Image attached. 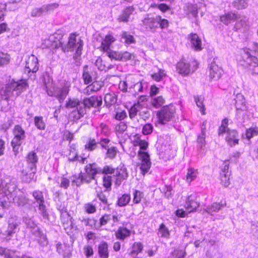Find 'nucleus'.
<instances>
[{
	"label": "nucleus",
	"instance_id": "1",
	"mask_svg": "<svg viewBox=\"0 0 258 258\" xmlns=\"http://www.w3.org/2000/svg\"><path fill=\"white\" fill-rule=\"evenodd\" d=\"M62 31L58 30L53 35V37L56 39L55 47L61 48L63 52L75 51L73 58L77 63L80 59L82 54V50L83 46V41L81 39H77L74 34H70L68 41L65 44L62 41L63 38Z\"/></svg>",
	"mask_w": 258,
	"mask_h": 258
},
{
	"label": "nucleus",
	"instance_id": "2",
	"mask_svg": "<svg viewBox=\"0 0 258 258\" xmlns=\"http://www.w3.org/2000/svg\"><path fill=\"white\" fill-rule=\"evenodd\" d=\"M27 84L24 80L19 82L12 81L7 84L1 90L3 99L8 100L12 96L17 97L26 88Z\"/></svg>",
	"mask_w": 258,
	"mask_h": 258
},
{
	"label": "nucleus",
	"instance_id": "3",
	"mask_svg": "<svg viewBox=\"0 0 258 258\" xmlns=\"http://www.w3.org/2000/svg\"><path fill=\"white\" fill-rule=\"evenodd\" d=\"M228 119L226 118L223 119L218 130L219 136L227 133L226 141L231 147L234 146L238 144V134L235 130H229L228 128Z\"/></svg>",
	"mask_w": 258,
	"mask_h": 258
},
{
	"label": "nucleus",
	"instance_id": "4",
	"mask_svg": "<svg viewBox=\"0 0 258 258\" xmlns=\"http://www.w3.org/2000/svg\"><path fill=\"white\" fill-rule=\"evenodd\" d=\"M70 85L68 83H65L59 87L54 86L51 90H48V95L55 97L60 103L66 99L70 91Z\"/></svg>",
	"mask_w": 258,
	"mask_h": 258
},
{
	"label": "nucleus",
	"instance_id": "5",
	"mask_svg": "<svg viewBox=\"0 0 258 258\" xmlns=\"http://www.w3.org/2000/svg\"><path fill=\"white\" fill-rule=\"evenodd\" d=\"M175 113V108L171 104L163 106L160 110L157 112V115L160 123L165 124L166 122L171 120Z\"/></svg>",
	"mask_w": 258,
	"mask_h": 258
},
{
	"label": "nucleus",
	"instance_id": "6",
	"mask_svg": "<svg viewBox=\"0 0 258 258\" xmlns=\"http://www.w3.org/2000/svg\"><path fill=\"white\" fill-rule=\"evenodd\" d=\"M84 170L86 183H90L92 180H95L97 174H101V168L96 163H89L85 166Z\"/></svg>",
	"mask_w": 258,
	"mask_h": 258
},
{
	"label": "nucleus",
	"instance_id": "7",
	"mask_svg": "<svg viewBox=\"0 0 258 258\" xmlns=\"http://www.w3.org/2000/svg\"><path fill=\"white\" fill-rule=\"evenodd\" d=\"M66 107H76L77 110H75L73 112V113L74 114V117L76 119L80 118L86 113V111L84 108L82 106L81 102L77 98H70L66 103Z\"/></svg>",
	"mask_w": 258,
	"mask_h": 258
},
{
	"label": "nucleus",
	"instance_id": "8",
	"mask_svg": "<svg viewBox=\"0 0 258 258\" xmlns=\"http://www.w3.org/2000/svg\"><path fill=\"white\" fill-rule=\"evenodd\" d=\"M139 159L141 161L140 168L143 174L147 173L151 165L150 155L146 151H139L138 153Z\"/></svg>",
	"mask_w": 258,
	"mask_h": 258
},
{
	"label": "nucleus",
	"instance_id": "9",
	"mask_svg": "<svg viewBox=\"0 0 258 258\" xmlns=\"http://www.w3.org/2000/svg\"><path fill=\"white\" fill-rule=\"evenodd\" d=\"M32 195L34 198L36 202L38 204L39 214H40L44 218L47 219L48 217V214L46 211V207L44 205L45 201L43 193L39 190H35L33 192Z\"/></svg>",
	"mask_w": 258,
	"mask_h": 258
},
{
	"label": "nucleus",
	"instance_id": "10",
	"mask_svg": "<svg viewBox=\"0 0 258 258\" xmlns=\"http://www.w3.org/2000/svg\"><path fill=\"white\" fill-rule=\"evenodd\" d=\"M59 5L57 3H51L43 5L41 7L34 8L31 12V16L34 17H39L52 11L58 8Z\"/></svg>",
	"mask_w": 258,
	"mask_h": 258
},
{
	"label": "nucleus",
	"instance_id": "11",
	"mask_svg": "<svg viewBox=\"0 0 258 258\" xmlns=\"http://www.w3.org/2000/svg\"><path fill=\"white\" fill-rule=\"evenodd\" d=\"M81 104L86 110V108L89 109L91 107L96 108L100 106L102 104V100L101 97L91 96L84 98Z\"/></svg>",
	"mask_w": 258,
	"mask_h": 258
},
{
	"label": "nucleus",
	"instance_id": "12",
	"mask_svg": "<svg viewBox=\"0 0 258 258\" xmlns=\"http://www.w3.org/2000/svg\"><path fill=\"white\" fill-rule=\"evenodd\" d=\"M223 71L216 63L215 59L211 62L209 69V78L211 80L217 81L219 80L222 74Z\"/></svg>",
	"mask_w": 258,
	"mask_h": 258
},
{
	"label": "nucleus",
	"instance_id": "13",
	"mask_svg": "<svg viewBox=\"0 0 258 258\" xmlns=\"http://www.w3.org/2000/svg\"><path fill=\"white\" fill-rule=\"evenodd\" d=\"M13 134L14 138L12 139V141L15 144H18V143H23L26 137L25 131L20 125L15 126L13 131Z\"/></svg>",
	"mask_w": 258,
	"mask_h": 258
},
{
	"label": "nucleus",
	"instance_id": "14",
	"mask_svg": "<svg viewBox=\"0 0 258 258\" xmlns=\"http://www.w3.org/2000/svg\"><path fill=\"white\" fill-rule=\"evenodd\" d=\"M234 25V29L235 31H239L245 32L249 28V22L248 19L245 16H241L238 15L237 19Z\"/></svg>",
	"mask_w": 258,
	"mask_h": 258
},
{
	"label": "nucleus",
	"instance_id": "15",
	"mask_svg": "<svg viewBox=\"0 0 258 258\" xmlns=\"http://www.w3.org/2000/svg\"><path fill=\"white\" fill-rule=\"evenodd\" d=\"M36 168H28V167L23 169L22 173V180L27 183L30 182L34 179L35 175L36 172Z\"/></svg>",
	"mask_w": 258,
	"mask_h": 258
},
{
	"label": "nucleus",
	"instance_id": "16",
	"mask_svg": "<svg viewBox=\"0 0 258 258\" xmlns=\"http://www.w3.org/2000/svg\"><path fill=\"white\" fill-rule=\"evenodd\" d=\"M26 69L28 72H36L38 70V62L37 58L34 55L29 57L26 63Z\"/></svg>",
	"mask_w": 258,
	"mask_h": 258
},
{
	"label": "nucleus",
	"instance_id": "17",
	"mask_svg": "<svg viewBox=\"0 0 258 258\" xmlns=\"http://www.w3.org/2000/svg\"><path fill=\"white\" fill-rule=\"evenodd\" d=\"M199 206V203L195 195H190L187 197L184 207L189 212L195 211Z\"/></svg>",
	"mask_w": 258,
	"mask_h": 258
},
{
	"label": "nucleus",
	"instance_id": "18",
	"mask_svg": "<svg viewBox=\"0 0 258 258\" xmlns=\"http://www.w3.org/2000/svg\"><path fill=\"white\" fill-rule=\"evenodd\" d=\"M188 38L191 47L196 51H201L203 49L201 39L196 33L191 34Z\"/></svg>",
	"mask_w": 258,
	"mask_h": 258
},
{
	"label": "nucleus",
	"instance_id": "19",
	"mask_svg": "<svg viewBox=\"0 0 258 258\" xmlns=\"http://www.w3.org/2000/svg\"><path fill=\"white\" fill-rule=\"evenodd\" d=\"M33 235L36 237L37 241L41 246L44 247L48 244V241L46 235L39 228H35Z\"/></svg>",
	"mask_w": 258,
	"mask_h": 258
},
{
	"label": "nucleus",
	"instance_id": "20",
	"mask_svg": "<svg viewBox=\"0 0 258 258\" xmlns=\"http://www.w3.org/2000/svg\"><path fill=\"white\" fill-rule=\"evenodd\" d=\"M19 224L20 222L17 221L9 223L8 229L5 231V233L4 234L6 235V237L5 238V239L7 241L10 240L13 234L15 233L17 231L18 227L19 225Z\"/></svg>",
	"mask_w": 258,
	"mask_h": 258
},
{
	"label": "nucleus",
	"instance_id": "21",
	"mask_svg": "<svg viewBox=\"0 0 258 258\" xmlns=\"http://www.w3.org/2000/svg\"><path fill=\"white\" fill-rule=\"evenodd\" d=\"M12 202L14 203V195L10 191H7L5 192V196L1 199V206L3 209H8Z\"/></svg>",
	"mask_w": 258,
	"mask_h": 258
},
{
	"label": "nucleus",
	"instance_id": "22",
	"mask_svg": "<svg viewBox=\"0 0 258 258\" xmlns=\"http://www.w3.org/2000/svg\"><path fill=\"white\" fill-rule=\"evenodd\" d=\"M115 176L116 177L115 184L119 186L121 184V182L126 179L128 177V173L125 168L117 169Z\"/></svg>",
	"mask_w": 258,
	"mask_h": 258
},
{
	"label": "nucleus",
	"instance_id": "23",
	"mask_svg": "<svg viewBox=\"0 0 258 258\" xmlns=\"http://www.w3.org/2000/svg\"><path fill=\"white\" fill-rule=\"evenodd\" d=\"M176 70L179 74L186 76L190 72V65L188 63L181 60L177 64Z\"/></svg>",
	"mask_w": 258,
	"mask_h": 258
},
{
	"label": "nucleus",
	"instance_id": "24",
	"mask_svg": "<svg viewBox=\"0 0 258 258\" xmlns=\"http://www.w3.org/2000/svg\"><path fill=\"white\" fill-rule=\"evenodd\" d=\"M135 11L133 6H129L125 8L122 12V14L118 17V20L119 22H127L131 15Z\"/></svg>",
	"mask_w": 258,
	"mask_h": 258
},
{
	"label": "nucleus",
	"instance_id": "25",
	"mask_svg": "<svg viewBox=\"0 0 258 258\" xmlns=\"http://www.w3.org/2000/svg\"><path fill=\"white\" fill-rule=\"evenodd\" d=\"M114 41L115 39L112 35H107L102 41L100 49L105 52L108 50V49H110V46Z\"/></svg>",
	"mask_w": 258,
	"mask_h": 258
},
{
	"label": "nucleus",
	"instance_id": "26",
	"mask_svg": "<svg viewBox=\"0 0 258 258\" xmlns=\"http://www.w3.org/2000/svg\"><path fill=\"white\" fill-rule=\"evenodd\" d=\"M38 157L34 151L30 152L27 157V163L28 168H36V163L38 162Z\"/></svg>",
	"mask_w": 258,
	"mask_h": 258
},
{
	"label": "nucleus",
	"instance_id": "27",
	"mask_svg": "<svg viewBox=\"0 0 258 258\" xmlns=\"http://www.w3.org/2000/svg\"><path fill=\"white\" fill-rule=\"evenodd\" d=\"M72 219V217L70 216L67 212H62V213L60 214V220L64 229L72 227L73 224Z\"/></svg>",
	"mask_w": 258,
	"mask_h": 258
},
{
	"label": "nucleus",
	"instance_id": "28",
	"mask_svg": "<svg viewBox=\"0 0 258 258\" xmlns=\"http://www.w3.org/2000/svg\"><path fill=\"white\" fill-rule=\"evenodd\" d=\"M156 20V16L155 18H147L144 19L143 21V23L147 29L152 31L158 28Z\"/></svg>",
	"mask_w": 258,
	"mask_h": 258
},
{
	"label": "nucleus",
	"instance_id": "29",
	"mask_svg": "<svg viewBox=\"0 0 258 258\" xmlns=\"http://www.w3.org/2000/svg\"><path fill=\"white\" fill-rule=\"evenodd\" d=\"M249 69L253 74L258 75V59L255 56H250L247 60Z\"/></svg>",
	"mask_w": 258,
	"mask_h": 258
},
{
	"label": "nucleus",
	"instance_id": "30",
	"mask_svg": "<svg viewBox=\"0 0 258 258\" xmlns=\"http://www.w3.org/2000/svg\"><path fill=\"white\" fill-rule=\"evenodd\" d=\"M56 250L59 254L63 256V258H69L71 254L70 251L66 245H62L60 242L56 244Z\"/></svg>",
	"mask_w": 258,
	"mask_h": 258
},
{
	"label": "nucleus",
	"instance_id": "31",
	"mask_svg": "<svg viewBox=\"0 0 258 258\" xmlns=\"http://www.w3.org/2000/svg\"><path fill=\"white\" fill-rule=\"evenodd\" d=\"M238 15L235 13L229 12L220 16V20L224 24L228 25L231 21H235L237 19Z\"/></svg>",
	"mask_w": 258,
	"mask_h": 258
},
{
	"label": "nucleus",
	"instance_id": "32",
	"mask_svg": "<svg viewBox=\"0 0 258 258\" xmlns=\"http://www.w3.org/2000/svg\"><path fill=\"white\" fill-rule=\"evenodd\" d=\"M226 202L221 201L220 203H214L210 206L208 207L206 209V211L209 213H212L215 212L219 211L221 208L226 206Z\"/></svg>",
	"mask_w": 258,
	"mask_h": 258
},
{
	"label": "nucleus",
	"instance_id": "33",
	"mask_svg": "<svg viewBox=\"0 0 258 258\" xmlns=\"http://www.w3.org/2000/svg\"><path fill=\"white\" fill-rule=\"evenodd\" d=\"M43 89L45 90L48 93V90H51L55 85L53 83V80L51 77L47 75L43 77Z\"/></svg>",
	"mask_w": 258,
	"mask_h": 258
},
{
	"label": "nucleus",
	"instance_id": "34",
	"mask_svg": "<svg viewBox=\"0 0 258 258\" xmlns=\"http://www.w3.org/2000/svg\"><path fill=\"white\" fill-rule=\"evenodd\" d=\"M104 102L107 106H110L115 104L117 100V95L112 93H107L104 96Z\"/></svg>",
	"mask_w": 258,
	"mask_h": 258
},
{
	"label": "nucleus",
	"instance_id": "35",
	"mask_svg": "<svg viewBox=\"0 0 258 258\" xmlns=\"http://www.w3.org/2000/svg\"><path fill=\"white\" fill-rule=\"evenodd\" d=\"M98 253L101 258H108V245L106 242H103L99 244Z\"/></svg>",
	"mask_w": 258,
	"mask_h": 258
},
{
	"label": "nucleus",
	"instance_id": "36",
	"mask_svg": "<svg viewBox=\"0 0 258 258\" xmlns=\"http://www.w3.org/2000/svg\"><path fill=\"white\" fill-rule=\"evenodd\" d=\"M131 231L125 227H119L115 232V236L117 239L123 240L130 236Z\"/></svg>",
	"mask_w": 258,
	"mask_h": 258
},
{
	"label": "nucleus",
	"instance_id": "37",
	"mask_svg": "<svg viewBox=\"0 0 258 258\" xmlns=\"http://www.w3.org/2000/svg\"><path fill=\"white\" fill-rule=\"evenodd\" d=\"M82 78L85 84L88 85L92 81V77L89 71V67L85 65L83 67Z\"/></svg>",
	"mask_w": 258,
	"mask_h": 258
},
{
	"label": "nucleus",
	"instance_id": "38",
	"mask_svg": "<svg viewBox=\"0 0 258 258\" xmlns=\"http://www.w3.org/2000/svg\"><path fill=\"white\" fill-rule=\"evenodd\" d=\"M99 142L95 140V139L89 138L85 145V148L87 151L92 152L98 148Z\"/></svg>",
	"mask_w": 258,
	"mask_h": 258
},
{
	"label": "nucleus",
	"instance_id": "39",
	"mask_svg": "<svg viewBox=\"0 0 258 258\" xmlns=\"http://www.w3.org/2000/svg\"><path fill=\"white\" fill-rule=\"evenodd\" d=\"M73 179L72 180V184L75 185L77 186H81L83 183H86L85 178V173L81 172L78 176L74 175L73 176Z\"/></svg>",
	"mask_w": 258,
	"mask_h": 258
},
{
	"label": "nucleus",
	"instance_id": "40",
	"mask_svg": "<svg viewBox=\"0 0 258 258\" xmlns=\"http://www.w3.org/2000/svg\"><path fill=\"white\" fill-rule=\"evenodd\" d=\"M142 108V105L139 103H135L129 110V116L132 119L134 118Z\"/></svg>",
	"mask_w": 258,
	"mask_h": 258
},
{
	"label": "nucleus",
	"instance_id": "41",
	"mask_svg": "<svg viewBox=\"0 0 258 258\" xmlns=\"http://www.w3.org/2000/svg\"><path fill=\"white\" fill-rule=\"evenodd\" d=\"M28 199L23 196H15L14 197V203L18 206H24L28 204Z\"/></svg>",
	"mask_w": 258,
	"mask_h": 258
},
{
	"label": "nucleus",
	"instance_id": "42",
	"mask_svg": "<svg viewBox=\"0 0 258 258\" xmlns=\"http://www.w3.org/2000/svg\"><path fill=\"white\" fill-rule=\"evenodd\" d=\"M165 102L164 98L162 96L153 97L151 99L152 105L158 108L164 104Z\"/></svg>",
	"mask_w": 258,
	"mask_h": 258
},
{
	"label": "nucleus",
	"instance_id": "43",
	"mask_svg": "<svg viewBox=\"0 0 258 258\" xmlns=\"http://www.w3.org/2000/svg\"><path fill=\"white\" fill-rule=\"evenodd\" d=\"M104 52H106V55L111 59L120 61L121 52L115 51L111 50V49H108V50Z\"/></svg>",
	"mask_w": 258,
	"mask_h": 258
},
{
	"label": "nucleus",
	"instance_id": "44",
	"mask_svg": "<svg viewBox=\"0 0 258 258\" xmlns=\"http://www.w3.org/2000/svg\"><path fill=\"white\" fill-rule=\"evenodd\" d=\"M232 6L237 10H241L245 9L248 6L246 0H236L232 4Z\"/></svg>",
	"mask_w": 258,
	"mask_h": 258
},
{
	"label": "nucleus",
	"instance_id": "45",
	"mask_svg": "<svg viewBox=\"0 0 258 258\" xmlns=\"http://www.w3.org/2000/svg\"><path fill=\"white\" fill-rule=\"evenodd\" d=\"M23 221L27 225V227L31 229V232L33 234V231L35 228H39L37 227V224L32 219L28 217H24Z\"/></svg>",
	"mask_w": 258,
	"mask_h": 258
},
{
	"label": "nucleus",
	"instance_id": "46",
	"mask_svg": "<svg viewBox=\"0 0 258 258\" xmlns=\"http://www.w3.org/2000/svg\"><path fill=\"white\" fill-rule=\"evenodd\" d=\"M158 234L159 236L164 238H169L170 233L168 228L166 227V226L162 223L160 226L158 230Z\"/></svg>",
	"mask_w": 258,
	"mask_h": 258
},
{
	"label": "nucleus",
	"instance_id": "47",
	"mask_svg": "<svg viewBox=\"0 0 258 258\" xmlns=\"http://www.w3.org/2000/svg\"><path fill=\"white\" fill-rule=\"evenodd\" d=\"M198 174V172L197 170L192 168H189L186 174V181L188 182H190L196 179Z\"/></svg>",
	"mask_w": 258,
	"mask_h": 258
},
{
	"label": "nucleus",
	"instance_id": "48",
	"mask_svg": "<svg viewBox=\"0 0 258 258\" xmlns=\"http://www.w3.org/2000/svg\"><path fill=\"white\" fill-rule=\"evenodd\" d=\"M143 248V244L140 242H135L132 247L131 251L132 256L137 255L139 252H141Z\"/></svg>",
	"mask_w": 258,
	"mask_h": 258
},
{
	"label": "nucleus",
	"instance_id": "49",
	"mask_svg": "<svg viewBox=\"0 0 258 258\" xmlns=\"http://www.w3.org/2000/svg\"><path fill=\"white\" fill-rule=\"evenodd\" d=\"M34 123L39 130H44L45 128V124L42 116H35L34 117Z\"/></svg>",
	"mask_w": 258,
	"mask_h": 258
},
{
	"label": "nucleus",
	"instance_id": "50",
	"mask_svg": "<svg viewBox=\"0 0 258 258\" xmlns=\"http://www.w3.org/2000/svg\"><path fill=\"white\" fill-rule=\"evenodd\" d=\"M130 200L131 197L129 195L124 194L118 199V205L120 207L124 206L128 203Z\"/></svg>",
	"mask_w": 258,
	"mask_h": 258
},
{
	"label": "nucleus",
	"instance_id": "51",
	"mask_svg": "<svg viewBox=\"0 0 258 258\" xmlns=\"http://www.w3.org/2000/svg\"><path fill=\"white\" fill-rule=\"evenodd\" d=\"M156 24H157L158 26H159V27L161 29L167 28L168 27V21L165 19H162L161 17L160 16H156Z\"/></svg>",
	"mask_w": 258,
	"mask_h": 258
},
{
	"label": "nucleus",
	"instance_id": "52",
	"mask_svg": "<svg viewBox=\"0 0 258 258\" xmlns=\"http://www.w3.org/2000/svg\"><path fill=\"white\" fill-rule=\"evenodd\" d=\"M10 60V55L3 52L0 51V66H3L8 64Z\"/></svg>",
	"mask_w": 258,
	"mask_h": 258
},
{
	"label": "nucleus",
	"instance_id": "53",
	"mask_svg": "<svg viewBox=\"0 0 258 258\" xmlns=\"http://www.w3.org/2000/svg\"><path fill=\"white\" fill-rule=\"evenodd\" d=\"M106 150H107L106 156L107 158L113 159L115 157L117 152V149L116 147L113 146L108 147Z\"/></svg>",
	"mask_w": 258,
	"mask_h": 258
},
{
	"label": "nucleus",
	"instance_id": "54",
	"mask_svg": "<svg viewBox=\"0 0 258 258\" xmlns=\"http://www.w3.org/2000/svg\"><path fill=\"white\" fill-rule=\"evenodd\" d=\"M122 38L124 40V42L130 44L135 42L133 36L126 32H123L121 34Z\"/></svg>",
	"mask_w": 258,
	"mask_h": 258
},
{
	"label": "nucleus",
	"instance_id": "55",
	"mask_svg": "<svg viewBox=\"0 0 258 258\" xmlns=\"http://www.w3.org/2000/svg\"><path fill=\"white\" fill-rule=\"evenodd\" d=\"M186 11L187 12V14H191L194 17L197 15V8L194 5L188 4L186 6Z\"/></svg>",
	"mask_w": 258,
	"mask_h": 258
},
{
	"label": "nucleus",
	"instance_id": "56",
	"mask_svg": "<svg viewBox=\"0 0 258 258\" xmlns=\"http://www.w3.org/2000/svg\"><path fill=\"white\" fill-rule=\"evenodd\" d=\"M166 76L165 71L160 69L159 72L154 73L151 75L152 78L156 81H160Z\"/></svg>",
	"mask_w": 258,
	"mask_h": 258
},
{
	"label": "nucleus",
	"instance_id": "57",
	"mask_svg": "<svg viewBox=\"0 0 258 258\" xmlns=\"http://www.w3.org/2000/svg\"><path fill=\"white\" fill-rule=\"evenodd\" d=\"M79 220L86 226L93 227L95 226L96 221L93 218H79Z\"/></svg>",
	"mask_w": 258,
	"mask_h": 258
},
{
	"label": "nucleus",
	"instance_id": "58",
	"mask_svg": "<svg viewBox=\"0 0 258 258\" xmlns=\"http://www.w3.org/2000/svg\"><path fill=\"white\" fill-rule=\"evenodd\" d=\"M258 135L257 127H250L246 130V136L248 139Z\"/></svg>",
	"mask_w": 258,
	"mask_h": 258
},
{
	"label": "nucleus",
	"instance_id": "59",
	"mask_svg": "<svg viewBox=\"0 0 258 258\" xmlns=\"http://www.w3.org/2000/svg\"><path fill=\"white\" fill-rule=\"evenodd\" d=\"M134 198H133V202L135 204H138L141 201V199L143 197V194L140 191L135 190V191L133 194Z\"/></svg>",
	"mask_w": 258,
	"mask_h": 258
},
{
	"label": "nucleus",
	"instance_id": "60",
	"mask_svg": "<svg viewBox=\"0 0 258 258\" xmlns=\"http://www.w3.org/2000/svg\"><path fill=\"white\" fill-rule=\"evenodd\" d=\"M221 174V183L225 187H227L230 184V174Z\"/></svg>",
	"mask_w": 258,
	"mask_h": 258
},
{
	"label": "nucleus",
	"instance_id": "61",
	"mask_svg": "<svg viewBox=\"0 0 258 258\" xmlns=\"http://www.w3.org/2000/svg\"><path fill=\"white\" fill-rule=\"evenodd\" d=\"M70 156H71L72 154H74V157L73 158H69V160L71 161H77V160H78L79 159V156L78 155V153L76 152V145H72L70 146Z\"/></svg>",
	"mask_w": 258,
	"mask_h": 258
},
{
	"label": "nucleus",
	"instance_id": "62",
	"mask_svg": "<svg viewBox=\"0 0 258 258\" xmlns=\"http://www.w3.org/2000/svg\"><path fill=\"white\" fill-rule=\"evenodd\" d=\"M120 61H126L134 58V55L127 51L121 52Z\"/></svg>",
	"mask_w": 258,
	"mask_h": 258
},
{
	"label": "nucleus",
	"instance_id": "63",
	"mask_svg": "<svg viewBox=\"0 0 258 258\" xmlns=\"http://www.w3.org/2000/svg\"><path fill=\"white\" fill-rule=\"evenodd\" d=\"M229 163L228 160L225 161L221 166V169L222 174H230V171L229 170Z\"/></svg>",
	"mask_w": 258,
	"mask_h": 258
},
{
	"label": "nucleus",
	"instance_id": "64",
	"mask_svg": "<svg viewBox=\"0 0 258 258\" xmlns=\"http://www.w3.org/2000/svg\"><path fill=\"white\" fill-rule=\"evenodd\" d=\"M153 126L151 123H147L144 125L142 129V133L144 135H149L152 133Z\"/></svg>",
	"mask_w": 258,
	"mask_h": 258
}]
</instances>
